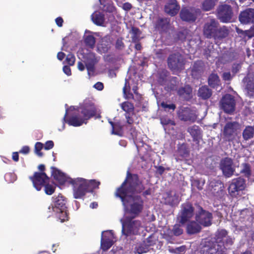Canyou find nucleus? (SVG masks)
I'll list each match as a JSON object with an SVG mask.
<instances>
[{
    "mask_svg": "<svg viewBox=\"0 0 254 254\" xmlns=\"http://www.w3.org/2000/svg\"><path fill=\"white\" fill-rule=\"evenodd\" d=\"M244 81L247 82L246 89L251 97L254 96V78L253 77H245Z\"/></svg>",
    "mask_w": 254,
    "mask_h": 254,
    "instance_id": "36",
    "label": "nucleus"
},
{
    "mask_svg": "<svg viewBox=\"0 0 254 254\" xmlns=\"http://www.w3.org/2000/svg\"><path fill=\"white\" fill-rule=\"evenodd\" d=\"M69 183L73 187V194L74 198L79 199L88 192L86 179L82 178L70 179Z\"/></svg>",
    "mask_w": 254,
    "mask_h": 254,
    "instance_id": "5",
    "label": "nucleus"
},
{
    "mask_svg": "<svg viewBox=\"0 0 254 254\" xmlns=\"http://www.w3.org/2000/svg\"><path fill=\"white\" fill-rule=\"evenodd\" d=\"M165 202L171 206H177L180 202L179 195L175 190H170L166 192Z\"/></svg>",
    "mask_w": 254,
    "mask_h": 254,
    "instance_id": "20",
    "label": "nucleus"
},
{
    "mask_svg": "<svg viewBox=\"0 0 254 254\" xmlns=\"http://www.w3.org/2000/svg\"><path fill=\"white\" fill-rule=\"evenodd\" d=\"M93 22L97 26H103L105 22V15L99 11H95L91 15Z\"/></svg>",
    "mask_w": 254,
    "mask_h": 254,
    "instance_id": "31",
    "label": "nucleus"
},
{
    "mask_svg": "<svg viewBox=\"0 0 254 254\" xmlns=\"http://www.w3.org/2000/svg\"><path fill=\"white\" fill-rule=\"evenodd\" d=\"M44 187H45V192L48 195L52 194L55 191L56 187L49 184V183L45 184Z\"/></svg>",
    "mask_w": 254,
    "mask_h": 254,
    "instance_id": "50",
    "label": "nucleus"
},
{
    "mask_svg": "<svg viewBox=\"0 0 254 254\" xmlns=\"http://www.w3.org/2000/svg\"><path fill=\"white\" fill-rule=\"evenodd\" d=\"M179 119L184 122L194 123L197 118L195 111L189 107H181L178 112Z\"/></svg>",
    "mask_w": 254,
    "mask_h": 254,
    "instance_id": "13",
    "label": "nucleus"
},
{
    "mask_svg": "<svg viewBox=\"0 0 254 254\" xmlns=\"http://www.w3.org/2000/svg\"><path fill=\"white\" fill-rule=\"evenodd\" d=\"M121 108L123 111L126 112V114L133 113L134 107L132 103L128 101L123 102L121 104Z\"/></svg>",
    "mask_w": 254,
    "mask_h": 254,
    "instance_id": "45",
    "label": "nucleus"
},
{
    "mask_svg": "<svg viewBox=\"0 0 254 254\" xmlns=\"http://www.w3.org/2000/svg\"><path fill=\"white\" fill-rule=\"evenodd\" d=\"M189 33V31L187 29H184L179 31L177 34L178 39L182 41L186 40L187 36Z\"/></svg>",
    "mask_w": 254,
    "mask_h": 254,
    "instance_id": "49",
    "label": "nucleus"
},
{
    "mask_svg": "<svg viewBox=\"0 0 254 254\" xmlns=\"http://www.w3.org/2000/svg\"><path fill=\"white\" fill-rule=\"evenodd\" d=\"M156 173L161 176L164 172L165 168L162 166H155Z\"/></svg>",
    "mask_w": 254,
    "mask_h": 254,
    "instance_id": "63",
    "label": "nucleus"
},
{
    "mask_svg": "<svg viewBox=\"0 0 254 254\" xmlns=\"http://www.w3.org/2000/svg\"><path fill=\"white\" fill-rule=\"evenodd\" d=\"M84 43L86 47L91 49H93L95 46L96 39L92 35H87L84 38Z\"/></svg>",
    "mask_w": 254,
    "mask_h": 254,
    "instance_id": "42",
    "label": "nucleus"
},
{
    "mask_svg": "<svg viewBox=\"0 0 254 254\" xmlns=\"http://www.w3.org/2000/svg\"><path fill=\"white\" fill-rule=\"evenodd\" d=\"M67 116V109L66 110V112L64 117V122L67 123L69 125L73 127H79L83 124H85V122L81 118L80 115H73L69 117L68 119H66Z\"/></svg>",
    "mask_w": 254,
    "mask_h": 254,
    "instance_id": "24",
    "label": "nucleus"
},
{
    "mask_svg": "<svg viewBox=\"0 0 254 254\" xmlns=\"http://www.w3.org/2000/svg\"><path fill=\"white\" fill-rule=\"evenodd\" d=\"M161 124L164 125H171L172 126H175L176 125L174 121L167 118H161Z\"/></svg>",
    "mask_w": 254,
    "mask_h": 254,
    "instance_id": "58",
    "label": "nucleus"
},
{
    "mask_svg": "<svg viewBox=\"0 0 254 254\" xmlns=\"http://www.w3.org/2000/svg\"><path fill=\"white\" fill-rule=\"evenodd\" d=\"M86 184L87 185L88 192H93L95 189L99 188L100 182L96 180H86Z\"/></svg>",
    "mask_w": 254,
    "mask_h": 254,
    "instance_id": "41",
    "label": "nucleus"
},
{
    "mask_svg": "<svg viewBox=\"0 0 254 254\" xmlns=\"http://www.w3.org/2000/svg\"><path fill=\"white\" fill-rule=\"evenodd\" d=\"M197 94L202 99L207 100L212 96V92L207 86L203 85L199 87Z\"/></svg>",
    "mask_w": 254,
    "mask_h": 254,
    "instance_id": "30",
    "label": "nucleus"
},
{
    "mask_svg": "<svg viewBox=\"0 0 254 254\" xmlns=\"http://www.w3.org/2000/svg\"><path fill=\"white\" fill-rule=\"evenodd\" d=\"M236 32L239 36L242 38H252L254 36V27H252L249 30H243L239 28H236Z\"/></svg>",
    "mask_w": 254,
    "mask_h": 254,
    "instance_id": "34",
    "label": "nucleus"
},
{
    "mask_svg": "<svg viewBox=\"0 0 254 254\" xmlns=\"http://www.w3.org/2000/svg\"><path fill=\"white\" fill-rule=\"evenodd\" d=\"M97 62L98 60L94 53H91L88 54L86 58L85 64L89 74L90 72L94 71L95 65Z\"/></svg>",
    "mask_w": 254,
    "mask_h": 254,
    "instance_id": "25",
    "label": "nucleus"
},
{
    "mask_svg": "<svg viewBox=\"0 0 254 254\" xmlns=\"http://www.w3.org/2000/svg\"><path fill=\"white\" fill-rule=\"evenodd\" d=\"M63 70L64 72L67 75L69 76L71 74V69L69 66H68V65L64 66Z\"/></svg>",
    "mask_w": 254,
    "mask_h": 254,
    "instance_id": "64",
    "label": "nucleus"
},
{
    "mask_svg": "<svg viewBox=\"0 0 254 254\" xmlns=\"http://www.w3.org/2000/svg\"><path fill=\"white\" fill-rule=\"evenodd\" d=\"M242 136L243 139L246 141L253 138L254 137V127L246 126L243 131Z\"/></svg>",
    "mask_w": 254,
    "mask_h": 254,
    "instance_id": "35",
    "label": "nucleus"
},
{
    "mask_svg": "<svg viewBox=\"0 0 254 254\" xmlns=\"http://www.w3.org/2000/svg\"><path fill=\"white\" fill-rule=\"evenodd\" d=\"M239 20L243 24H254V8H247L240 12Z\"/></svg>",
    "mask_w": 254,
    "mask_h": 254,
    "instance_id": "17",
    "label": "nucleus"
},
{
    "mask_svg": "<svg viewBox=\"0 0 254 254\" xmlns=\"http://www.w3.org/2000/svg\"><path fill=\"white\" fill-rule=\"evenodd\" d=\"M54 145V142L52 140H49L46 142L45 146H44V149L45 150H50L52 149Z\"/></svg>",
    "mask_w": 254,
    "mask_h": 254,
    "instance_id": "61",
    "label": "nucleus"
},
{
    "mask_svg": "<svg viewBox=\"0 0 254 254\" xmlns=\"http://www.w3.org/2000/svg\"><path fill=\"white\" fill-rule=\"evenodd\" d=\"M180 17L183 21L192 23L196 20L197 14L194 9L183 7L180 12Z\"/></svg>",
    "mask_w": 254,
    "mask_h": 254,
    "instance_id": "19",
    "label": "nucleus"
},
{
    "mask_svg": "<svg viewBox=\"0 0 254 254\" xmlns=\"http://www.w3.org/2000/svg\"><path fill=\"white\" fill-rule=\"evenodd\" d=\"M230 27L221 26L215 18L206 21L203 26V35L207 39H213L215 42H220L227 38L230 33Z\"/></svg>",
    "mask_w": 254,
    "mask_h": 254,
    "instance_id": "3",
    "label": "nucleus"
},
{
    "mask_svg": "<svg viewBox=\"0 0 254 254\" xmlns=\"http://www.w3.org/2000/svg\"><path fill=\"white\" fill-rule=\"evenodd\" d=\"M228 232L225 229H218L211 239H205L202 243L200 249L201 254H226V248L223 240Z\"/></svg>",
    "mask_w": 254,
    "mask_h": 254,
    "instance_id": "2",
    "label": "nucleus"
},
{
    "mask_svg": "<svg viewBox=\"0 0 254 254\" xmlns=\"http://www.w3.org/2000/svg\"><path fill=\"white\" fill-rule=\"evenodd\" d=\"M181 209L177 217V220L182 225L186 224L194 214V208L190 202H186L181 205Z\"/></svg>",
    "mask_w": 254,
    "mask_h": 254,
    "instance_id": "7",
    "label": "nucleus"
},
{
    "mask_svg": "<svg viewBox=\"0 0 254 254\" xmlns=\"http://www.w3.org/2000/svg\"><path fill=\"white\" fill-rule=\"evenodd\" d=\"M103 10L104 11L112 13L116 10V7L111 3H107L104 5Z\"/></svg>",
    "mask_w": 254,
    "mask_h": 254,
    "instance_id": "53",
    "label": "nucleus"
},
{
    "mask_svg": "<svg viewBox=\"0 0 254 254\" xmlns=\"http://www.w3.org/2000/svg\"><path fill=\"white\" fill-rule=\"evenodd\" d=\"M220 169L222 171L223 175L226 178L232 176L235 171L233 160L229 157H225L221 160Z\"/></svg>",
    "mask_w": 254,
    "mask_h": 254,
    "instance_id": "14",
    "label": "nucleus"
},
{
    "mask_svg": "<svg viewBox=\"0 0 254 254\" xmlns=\"http://www.w3.org/2000/svg\"><path fill=\"white\" fill-rule=\"evenodd\" d=\"M43 147V144L41 142H37L35 144V152L39 157H42L43 155L41 150Z\"/></svg>",
    "mask_w": 254,
    "mask_h": 254,
    "instance_id": "52",
    "label": "nucleus"
},
{
    "mask_svg": "<svg viewBox=\"0 0 254 254\" xmlns=\"http://www.w3.org/2000/svg\"><path fill=\"white\" fill-rule=\"evenodd\" d=\"M178 95L186 101L190 100L192 97V89L189 85L179 88Z\"/></svg>",
    "mask_w": 254,
    "mask_h": 254,
    "instance_id": "26",
    "label": "nucleus"
},
{
    "mask_svg": "<svg viewBox=\"0 0 254 254\" xmlns=\"http://www.w3.org/2000/svg\"><path fill=\"white\" fill-rule=\"evenodd\" d=\"M197 211L195 215V219L203 227H209L212 224V214L204 210L201 206H197Z\"/></svg>",
    "mask_w": 254,
    "mask_h": 254,
    "instance_id": "8",
    "label": "nucleus"
},
{
    "mask_svg": "<svg viewBox=\"0 0 254 254\" xmlns=\"http://www.w3.org/2000/svg\"><path fill=\"white\" fill-rule=\"evenodd\" d=\"M246 188V180L241 177H238L232 180L228 188V192L231 196H236L238 191L244 190Z\"/></svg>",
    "mask_w": 254,
    "mask_h": 254,
    "instance_id": "12",
    "label": "nucleus"
},
{
    "mask_svg": "<svg viewBox=\"0 0 254 254\" xmlns=\"http://www.w3.org/2000/svg\"><path fill=\"white\" fill-rule=\"evenodd\" d=\"M186 60L179 52L170 54L167 58V65L174 74H178L185 69Z\"/></svg>",
    "mask_w": 254,
    "mask_h": 254,
    "instance_id": "4",
    "label": "nucleus"
},
{
    "mask_svg": "<svg viewBox=\"0 0 254 254\" xmlns=\"http://www.w3.org/2000/svg\"><path fill=\"white\" fill-rule=\"evenodd\" d=\"M218 0H204L202 3L201 8L204 11L212 10L214 7Z\"/></svg>",
    "mask_w": 254,
    "mask_h": 254,
    "instance_id": "38",
    "label": "nucleus"
},
{
    "mask_svg": "<svg viewBox=\"0 0 254 254\" xmlns=\"http://www.w3.org/2000/svg\"><path fill=\"white\" fill-rule=\"evenodd\" d=\"M242 67V64L234 63L232 66V72L233 76L238 73Z\"/></svg>",
    "mask_w": 254,
    "mask_h": 254,
    "instance_id": "54",
    "label": "nucleus"
},
{
    "mask_svg": "<svg viewBox=\"0 0 254 254\" xmlns=\"http://www.w3.org/2000/svg\"><path fill=\"white\" fill-rule=\"evenodd\" d=\"M144 187L136 174L127 172L125 180L117 189L115 195L120 198L122 204L129 216L125 217L122 222V234L126 237L137 235L141 227V222L134 219L139 216L144 208V200L139 195Z\"/></svg>",
    "mask_w": 254,
    "mask_h": 254,
    "instance_id": "1",
    "label": "nucleus"
},
{
    "mask_svg": "<svg viewBox=\"0 0 254 254\" xmlns=\"http://www.w3.org/2000/svg\"><path fill=\"white\" fill-rule=\"evenodd\" d=\"M93 87L99 91H101L104 88V84L101 82H97L94 85Z\"/></svg>",
    "mask_w": 254,
    "mask_h": 254,
    "instance_id": "62",
    "label": "nucleus"
},
{
    "mask_svg": "<svg viewBox=\"0 0 254 254\" xmlns=\"http://www.w3.org/2000/svg\"><path fill=\"white\" fill-rule=\"evenodd\" d=\"M161 106L164 109L168 108L169 109L172 110L173 111H174L176 108V105L175 104L172 103L171 104H168L165 102H162L161 103Z\"/></svg>",
    "mask_w": 254,
    "mask_h": 254,
    "instance_id": "57",
    "label": "nucleus"
},
{
    "mask_svg": "<svg viewBox=\"0 0 254 254\" xmlns=\"http://www.w3.org/2000/svg\"><path fill=\"white\" fill-rule=\"evenodd\" d=\"M242 165L243 168L240 173L243 174L246 178H249L252 175L251 165L247 163H243Z\"/></svg>",
    "mask_w": 254,
    "mask_h": 254,
    "instance_id": "47",
    "label": "nucleus"
},
{
    "mask_svg": "<svg viewBox=\"0 0 254 254\" xmlns=\"http://www.w3.org/2000/svg\"><path fill=\"white\" fill-rule=\"evenodd\" d=\"M222 78L224 81H230L232 77L230 72H224L222 74Z\"/></svg>",
    "mask_w": 254,
    "mask_h": 254,
    "instance_id": "60",
    "label": "nucleus"
},
{
    "mask_svg": "<svg viewBox=\"0 0 254 254\" xmlns=\"http://www.w3.org/2000/svg\"><path fill=\"white\" fill-rule=\"evenodd\" d=\"M180 155L183 157H187L189 155V151L188 149L185 147L182 146L178 150Z\"/></svg>",
    "mask_w": 254,
    "mask_h": 254,
    "instance_id": "56",
    "label": "nucleus"
},
{
    "mask_svg": "<svg viewBox=\"0 0 254 254\" xmlns=\"http://www.w3.org/2000/svg\"><path fill=\"white\" fill-rule=\"evenodd\" d=\"M200 225L196 220L190 221L187 226V233L191 235L199 233L201 230Z\"/></svg>",
    "mask_w": 254,
    "mask_h": 254,
    "instance_id": "29",
    "label": "nucleus"
},
{
    "mask_svg": "<svg viewBox=\"0 0 254 254\" xmlns=\"http://www.w3.org/2000/svg\"><path fill=\"white\" fill-rule=\"evenodd\" d=\"M51 169L52 170V176L60 184L63 185L66 182L69 183L70 178H68L65 174L53 166L51 167Z\"/></svg>",
    "mask_w": 254,
    "mask_h": 254,
    "instance_id": "22",
    "label": "nucleus"
},
{
    "mask_svg": "<svg viewBox=\"0 0 254 254\" xmlns=\"http://www.w3.org/2000/svg\"><path fill=\"white\" fill-rule=\"evenodd\" d=\"M220 103L221 108L225 113L231 114L235 111L236 102L232 95L229 94L225 95L222 98Z\"/></svg>",
    "mask_w": 254,
    "mask_h": 254,
    "instance_id": "16",
    "label": "nucleus"
},
{
    "mask_svg": "<svg viewBox=\"0 0 254 254\" xmlns=\"http://www.w3.org/2000/svg\"><path fill=\"white\" fill-rule=\"evenodd\" d=\"M233 16V12L231 5L223 4L219 5L217 9V18L222 23L231 22Z\"/></svg>",
    "mask_w": 254,
    "mask_h": 254,
    "instance_id": "9",
    "label": "nucleus"
},
{
    "mask_svg": "<svg viewBox=\"0 0 254 254\" xmlns=\"http://www.w3.org/2000/svg\"><path fill=\"white\" fill-rule=\"evenodd\" d=\"M32 182L34 187L37 190H40L45 184L49 183L50 179L45 172H36L33 176L29 177Z\"/></svg>",
    "mask_w": 254,
    "mask_h": 254,
    "instance_id": "11",
    "label": "nucleus"
},
{
    "mask_svg": "<svg viewBox=\"0 0 254 254\" xmlns=\"http://www.w3.org/2000/svg\"><path fill=\"white\" fill-rule=\"evenodd\" d=\"M135 252L138 254L147 253L149 251V248L146 245L145 243H141L137 245L135 248Z\"/></svg>",
    "mask_w": 254,
    "mask_h": 254,
    "instance_id": "48",
    "label": "nucleus"
},
{
    "mask_svg": "<svg viewBox=\"0 0 254 254\" xmlns=\"http://www.w3.org/2000/svg\"><path fill=\"white\" fill-rule=\"evenodd\" d=\"M188 132L191 136L193 141L199 144L202 138V132L200 127L198 126L193 125L188 128Z\"/></svg>",
    "mask_w": 254,
    "mask_h": 254,
    "instance_id": "23",
    "label": "nucleus"
},
{
    "mask_svg": "<svg viewBox=\"0 0 254 254\" xmlns=\"http://www.w3.org/2000/svg\"><path fill=\"white\" fill-rule=\"evenodd\" d=\"M131 33L132 34L131 38L132 43H137L140 40V36L141 32L140 29L136 27H132L131 28Z\"/></svg>",
    "mask_w": 254,
    "mask_h": 254,
    "instance_id": "40",
    "label": "nucleus"
},
{
    "mask_svg": "<svg viewBox=\"0 0 254 254\" xmlns=\"http://www.w3.org/2000/svg\"><path fill=\"white\" fill-rule=\"evenodd\" d=\"M239 124L237 122H228L225 125L222 132V138L225 142H233L238 136Z\"/></svg>",
    "mask_w": 254,
    "mask_h": 254,
    "instance_id": "6",
    "label": "nucleus"
},
{
    "mask_svg": "<svg viewBox=\"0 0 254 254\" xmlns=\"http://www.w3.org/2000/svg\"><path fill=\"white\" fill-rule=\"evenodd\" d=\"M123 40L124 39L123 37H119L117 39L115 43V48L116 49L122 50L124 49L125 45L123 42Z\"/></svg>",
    "mask_w": 254,
    "mask_h": 254,
    "instance_id": "51",
    "label": "nucleus"
},
{
    "mask_svg": "<svg viewBox=\"0 0 254 254\" xmlns=\"http://www.w3.org/2000/svg\"><path fill=\"white\" fill-rule=\"evenodd\" d=\"M180 223L176 224L173 226V227L172 230H169L170 233H168V235L170 236H179L181 235L183 233V229L181 227Z\"/></svg>",
    "mask_w": 254,
    "mask_h": 254,
    "instance_id": "43",
    "label": "nucleus"
},
{
    "mask_svg": "<svg viewBox=\"0 0 254 254\" xmlns=\"http://www.w3.org/2000/svg\"><path fill=\"white\" fill-rule=\"evenodd\" d=\"M79 114L86 124L88 120L96 115V108L92 103H84L78 110Z\"/></svg>",
    "mask_w": 254,
    "mask_h": 254,
    "instance_id": "10",
    "label": "nucleus"
},
{
    "mask_svg": "<svg viewBox=\"0 0 254 254\" xmlns=\"http://www.w3.org/2000/svg\"><path fill=\"white\" fill-rule=\"evenodd\" d=\"M65 61L69 65H73L74 64L75 58L72 54H68L65 59Z\"/></svg>",
    "mask_w": 254,
    "mask_h": 254,
    "instance_id": "55",
    "label": "nucleus"
},
{
    "mask_svg": "<svg viewBox=\"0 0 254 254\" xmlns=\"http://www.w3.org/2000/svg\"><path fill=\"white\" fill-rule=\"evenodd\" d=\"M108 122L112 127V134L122 136L123 133L124 126L121 121L112 122L109 119Z\"/></svg>",
    "mask_w": 254,
    "mask_h": 254,
    "instance_id": "28",
    "label": "nucleus"
},
{
    "mask_svg": "<svg viewBox=\"0 0 254 254\" xmlns=\"http://www.w3.org/2000/svg\"><path fill=\"white\" fill-rule=\"evenodd\" d=\"M52 202L49 206V212H57L60 210L66 209L65 198L61 194L52 197Z\"/></svg>",
    "mask_w": 254,
    "mask_h": 254,
    "instance_id": "15",
    "label": "nucleus"
},
{
    "mask_svg": "<svg viewBox=\"0 0 254 254\" xmlns=\"http://www.w3.org/2000/svg\"><path fill=\"white\" fill-rule=\"evenodd\" d=\"M204 64L201 61H197L193 64L191 69V74L192 76H197L200 74L203 71Z\"/></svg>",
    "mask_w": 254,
    "mask_h": 254,
    "instance_id": "32",
    "label": "nucleus"
},
{
    "mask_svg": "<svg viewBox=\"0 0 254 254\" xmlns=\"http://www.w3.org/2000/svg\"><path fill=\"white\" fill-rule=\"evenodd\" d=\"M170 19L167 18H159L156 21L155 28L160 32H166L170 26Z\"/></svg>",
    "mask_w": 254,
    "mask_h": 254,
    "instance_id": "27",
    "label": "nucleus"
},
{
    "mask_svg": "<svg viewBox=\"0 0 254 254\" xmlns=\"http://www.w3.org/2000/svg\"><path fill=\"white\" fill-rule=\"evenodd\" d=\"M53 212L54 213L55 217L60 220L61 222H64L68 220V215L66 209Z\"/></svg>",
    "mask_w": 254,
    "mask_h": 254,
    "instance_id": "39",
    "label": "nucleus"
},
{
    "mask_svg": "<svg viewBox=\"0 0 254 254\" xmlns=\"http://www.w3.org/2000/svg\"><path fill=\"white\" fill-rule=\"evenodd\" d=\"M113 245V240L106 238H102L101 241V246L104 251L109 249Z\"/></svg>",
    "mask_w": 254,
    "mask_h": 254,
    "instance_id": "46",
    "label": "nucleus"
},
{
    "mask_svg": "<svg viewBox=\"0 0 254 254\" xmlns=\"http://www.w3.org/2000/svg\"><path fill=\"white\" fill-rule=\"evenodd\" d=\"M170 73L166 69H162L158 73L157 81L161 85H164L167 82Z\"/></svg>",
    "mask_w": 254,
    "mask_h": 254,
    "instance_id": "37",
    "label": "nucleus"
},
{
    "mask_svg": "<svg viewBox=\"0 0 254 254\" xmlns=\"http://www.w3.org/2000/svg\"><path fill=\"white\" fill-rule=\"evenodd\" d=\"M155 55L158 59H162L165 57V52L163 49H159L155 51Z\"/></svg>",
    "mask_w": 254,
    "mask_h": 254,
    "instance_id": "59",
    "label": "nucleus"
},
{
    "mask_svg": "<svg viewBox=\"0 0 254 254\" xmlns=\"http://www.w3.org/2000/svg\"><path fill=\"white\" fill-rule=\"evenodd\" d=\"M130 86L129 82L126 80L125 85L123 88V92L125 98L127 99H134V96L132 93L130 92Z\"/></svg>",
    "mask_w": 254,
    "mask_h": 254,
    "instance_id": "44",
    "label": "nucleus"
},
{
    "mask_svg": "<svg viewBox=\"0 0 254 254\" xmlns=\"http://www.w3.org/2000/svg\"><path fill=\"white\" fill-rule=\"evenodd\" d=\"M180 9V6L176 0H169L164 7L165 12L171 16H175Z\"/></svg>",
    "mask_w": 254,
    "mask_h": 254,
    "instance_id": "21",
    "label": "nucleus"
},
{
    "mask_svg": "<svg viewBox=\"0 0 254 254\" xmlns=\"http://www.w3.org/2000/svg\"><path fill=\"white\" fill-rule=\"evenodd\" d=\"M208 85L213 88H217L221 85V81L217 74L211 73L208 78Z\"/></svg>",
    "mask_w": 254,
    "mask_h": 254,
    "instance_id": "33",
    "label": "nucleus"
},
{
    "mask_svg": "<svg viewBox=\"0 0 254 254\" xmlns=\"http://www.w3.org/2000/svg\"><path fill=\"white\" fill-rule=\"evenodd\" d=\"M113 38L110 35H106L99 41L98 45V51L102 53H107L113 46Z\"/></svg>",
    "mask_w": 254,
    "mask_h": 254,
    "instance_id": "18",
    "label": "nucleus"
}]
</instances>
